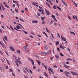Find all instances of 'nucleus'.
I'll list each match as a JSON object with an SVG mask.
<instances>
[{
	"label": "nucleus",
	"mask_w": 78,
	"mask_h": 78,
	"mask_svg": "<svg viewBox=\"0 0 78 78\" xmlns=\"http://www.w3.org/2000/svg\"><path fill=\"white\" fill-rule=\"evenodd\" d=\"M3 3L4 4L6 8H9V6H8V5H6V4L5 3V2H4Z\"/></svg>",
	"instance_id": "10"
},
{
	"label": "nucleus",
	"mask_w": 78,
	"mask_h": 78,
	"mask_svg": "<svg viewBox=\"0 0 78 78\" xmlns=\"http://www.w3.org/2000/svg\"><path fill=\"white\" fill-rule=\"evenodd\" d=\"M64 73H65V75L67 74L70 75V73L69 72L67 71H65L64 72Z\"/></svg>",
	"instance_id": "14"
},
{
	"label": "nucleus",
	"mask_w": 78,
	"mask_h": 78,
	"mask_svg": "<svg viewBox=\"0 0 78 78\" xmlns=\"http://www.w3.org/2000/svg\"><path fill=\"white\" fill-rule=\"evenodd\" d=\"M20 21H21V22H24V21L21 18H20Z\"/></svg>",
	"instance_id": "30"
},
{
	"label": "nucleus",
	"mask_w": 78,
	"mask_h": 78,
	"mask_svg": "<svg viewBox=\"0 0 78 78\" xmlns=\"http://www.w3.org/2000/svg\"><path fill=\"white\" fill-rule=\"evenodd\" d=\"M62 2L63 3V4H64V5H66V6H67V4H66V3H65V2H64V1H63V0H62Z\"/></svg>",
	"instance_id": "16"
},
{
	"label": "nucleus",
	"mask_w": 78,
	"mask_h": 78,
	"mask_svg": "<svg viewBox=\"0 0 78 78\" xmlns=\"http://www.w3.org/2000/svg\"><path fill=\"white\" fill-rule=\"evenodd\" d=\"M38 11H40V12H41L42 11V9L41 10V9H38Z\"/></svg>",
	"instance_id": "60"
},
{
	"label": "nucleus",
	"mask_w": 78,
	"mask_h": 78,
	"mask_svg": "<svg viewBox=\"0 0 78 78\" xmlns=\"http://www.w3.org/2000/svg\"><path fill=\"white\" fill-rule=\"evenodd\" d=\"M57 50H58V51H61V50L59 49V48H57Z\"/></svg>",
	"instance_id": "63"
},
{
	"label": "nucleus",
	"mask_w": 78,
	"mask_h": 78,
	"mask_svg": "<svg viewBox=\"0 0 78 78\" xmlns=\"http://www.w3.org/2000/svg\"><path fill=\"white\" fill-rule=\"evenodd\" d=\"M46 31H47L48 33H49V32H50V31H49V30H48L47 28V27L46 28Z\"/></svg>",
	"instance_id": "46"
},
{
	"label": "nucleus",
	"mask_w": 78,
	"mask_h": 78,
	"mask_svg": "<svg viewBox=\"0 0 78 78\" xmlns=\"http://www.w3.org/2000/svg\"><path fill=\"white\" fill-rule=\"evenodd\" d=\"M50 58V60H51V61L53 60V57H51Z\"/></svg>",
	"instance_id": "36"
},
{
	"label": "nucleus",
	"mask_w": 78,
	"mask_h": 78,
	"mask_svg": "<svg viewBox=\"0 0 78 78\" xmlns=\"http://www.w3.org/2000/svg\"><path fill=\"white\" fill-rule=\"evenodd\" d=\"M57 7L58 9H59V10L61 11H62V10H61V8L60 7H59V6H58L57 5Z\"/></svg>",
	"instance_id": "19"
},
{
	"label": "nucleus",
	"mask_w": 78,
	"mask_h": 78,
	"mask_svg": "<svg viewBox=\"0 0 78 78\" xmlns=\"http://www.w3.org/2000/svg\"><path fill=\"white\" fill-rule=\"evenodd\" d=\"M51 68H50V67L48 69V71L49 72V73H50V74H51V72H50V71H51Z\"/></svg>",
	"instance_id": "17"
},
{
	"label": "nucleus",
	"mask_w": 78,
	"mask_h": 78,
	"mask_svg": "<svg viewBox=\"0 0 78 78\" xmlns=\"http://www.w3.org/2000/svg\"><path fill=\"white\" fill-rule=\"evenodd\" d=\"M1 7L2 9L3 10V11H5V8L4 6H3V5L2 4H1Z\"/></svg>",
	"instance_id": "11"
},
{
	"label": "nucleus",
	"mask_w": 78,
	"mask_h": 78,
	"mask_svg": "<svg viewBox=\"0 0 78 78\" xmlns=\"http://www.w3.org/2000/svg\"><path fill=\"white\" fill-rule=\"evenodd\" d=\"M55 56L57 59H58V58H59V56L57 55H55Z\"/></svg>",
	"instance_id": "35"
},
{
	"label": "nucleus",
	"mask_w": 78,
	"mask_h": 78,
	"mask_svg": "<svg viewBox=\"0 0 78 78\" xmlns=\"http://www.w3.org/2000/svg\"><path fill=\"white\" fill-rule=\"evenodd\" d=\"M25 51H26L27 52V53H30V51L28 50V49H25Z\"/></svg>",
	"instance_id": "21"
},
{
	"label": "nucleus",
	"mask_w": 78,
	"mask_h": 78,
	"mask_svg": "<svg viewBox=\"0 0 78 78\" xmlns=\"http://www.w3.org/2000/svg\"><path fill=\"white\" fill-rule=\"evenodd\" d=\"M4 38L6 41H8V38H7V37L6 36H4Z\"/></svg>",
	"instance_id": "23"
},
{
	"label": "nucleus",
	"mask_w": 78,
	"mask_h": 78,
	"mask_svg": "<svg viewBox=\"0 0 78 78\" xmlns=\"http://www.w3.org/2000/svg\"><path fill=\"white\" fill-rule=\"evenodd\" d=\"M29 71L31 74H33V72L32 71H31V69H30Z\"/></svg>",
	"instance_id": "51"
},
{
	"label": "nucleus",
	"mask_w": 78,
	"mask_h": 78,
	"mask_svg": "<svg viewBox=\"0 0 78 78\" xmlns=\"http://www.w3.org/2000/svg\"><path fill=\"white\" fill-rule=\"evenodd\" d=\"M42 24H45V21H43L42 22Z\"/></svg>",
	"instance_id": "57"
},
{
	"label": "nucleus",
	"mask_w": 78,
	"mask_h": 78,
	"mask_svg": "<svg viewBox=\"0 0 78 78\" xmlns=\"http://www.w3.org/2000/svg\"><path fill=\"white\" fill-rule=\"evenodd\" d=\"M60 48H62V49H63V50H65L64 47H63L62 45V44L60 45Z\"/></svg>",
	"instance_id": "22"
},
{
	"label": "nucleus",
	"mask_w": 78,
	"mask_h": 78,
	"mask_svg": "<svg viewBox=\"0 0 78 78\" xmlns=\"http://www.w3.org/2000/svg\"><path fill=\"white\" fill-rule=\"evenodd\" d=\"M37 15L38 16H41V14L39 12H37Z\"/></svg>",
	"instance_id": "43"
},
{
	"label": "nucleus",
	"mask_w": 78,
	"mask_h": 78,
	"mask_svg": "<svg viewBox=\"0 0 78 78\" xmlns=\"http://www.w3.org/2000/svg\"><path fill=\"white\" fill-rule=\"evenodd\" d=\"M2 46V47H3V48H5V47H4V45H3V44H2V43H1V44H0Z\"/></svg>",
	"instance_id": "48"
},
{
	"label": "nucleus",
	"mask_w": 78,
	"mask_h": 78,
	"mask_svg": "<svg viewBox=\"0 0 78 78\" xmlns=\"http://www.w3.org/2000/svg\"><path fill=\"white\" fill-rule=\"evenodd\" d=\"M16 66H19V64H18V63H17V62H16Z\"/></svg>",
	"instance_id": "55"
},
{
	"label": "nucleus",
	"mask_w": 78,
	"mask_h": 78,
	"mask_svg": "<svg viewBox=\"0 0 78 78\" xmlns=\"http://www.w3.org/2000/svg\"><path fill=\"white\" fill-rule=\"evenodd\" d=\"M44 10L42 9V11L41 12V14L42 16H43L44 14Z\"/></svg>",
	"instance_id": "33"
},
{
	"label": "nucleus",
	"mask_w": 78,
	"mask_h": 78,
	"mask_svg": "<svg viewBox=\"0 0 78 78\" xmlns=\"http://www.w3.org/2000/svg\"><path fill=\"white\" fill-rule=\"evenodd\" d=\"M41 54H43V55H49V52H41Z\"/></svg>",
	"instance_id": "2"
},
{
	"label": "nucleus",
	"mask_w": 78,
	"mask_h": 78,
	"mask_svg": "<svg viewBox=\"0 0 78 78\" xmlns=\"http://www.w3.org/2000/svg\"><path fill=\"white\" fill-rule=\"evenodd\" d=\"M45 16H44V17H41V19L42 20H43L45 19Z\"/></svg>",
	"instance_id": "34"
},
{
	"label": "nucleus",
	"mask_w": 78,
	"mask_h": 78,
	"mask_svg": "<svg viewBox=\"0 0 78 78\" xmlns=\"http://www.w3.org/2000/svg\"><path fill=\"white\" fill-rule=\"evenodd\" d=\"M12 73L13 76H16L15 75V74H14V73Z\"/></svg>",
	"instance_id": "59"
},
{
	"label": "nucleus",
	"mask_w": 78,
	"mask_h": 78,
	"mask_svg": "<svg viewBox=\"0 0 78 78\" xmlns=\"http://www.w3.org/2000/svg\"><path fill=\"white\" fill-rule=\"evenodd\" d=\"M23 71L25 73H28L27 71H25V70L23 69Z\"/></svg>",
	"instance_id": "47"
},
{
	"label": "nucleus",
	"mask_w": 78,
	"mask_h": 78,
	"mask_svg": "<svg viewBox=\"0 0 78 78\" xmlns=\"http://www.w3.org/2000/svg\"><path fill=\"white\" fill-rule=\"evenodd\" d=\"M52 17L53 19H55V16L53 15H52Z\"/></svg>",
	"instance_id": "45"
},
{
	"label": "nucleus",
	"mask_w": 78,
	"mask_h": 78,
	"mask_svg": "<svg viewBox=\"0 0 78 78\" xmlns=\"http://www.w3.org/2000/svg\"><path fill=\"white\" fill-rule=\"evenodd\" d=\"M9 48L11 50H12L13 51H15V50H14V47L10 46H9Z\"/></svg>",
	"instance_id": "4"
},
{
	"label": "nucleus",
	"mask_w": 78,
	"mask_h": 78,
	"mask_svg": "<svg viewBox=\"0 0 78 78\" xmlns=\"http://www.w3.org/2000/svg\"><path fill=\"white\" fill-rule=\"evenodd\" d=\"M60 54L61 56H62V57L64 56V55H63V54L62 53H60Z\"/></svg>",
	"instance_id": "39"
},
{
	"label": "nucleus",
	"mask_w": 78,
	"mask_h": 78,
	"mask_svg": "<svg viewBox=\"0 0 78 78\" xmlns=\"http://www.w3.org/2000/svg\"><path fill=\"white\" fill-rule=\"evenodd\" d=\"M17 24L18 25H20V27H21V28H23V29H24V27H23V26H22V25H21V24H20L19 23H17Z\"/></svg>",
	"instance_id": "13"
},
{
	"label": "nucleus",
	"mask_w": 78,
	"mask_h": 78,
	"mask_svg": "<svg viewBox=\"0 0 78 78\" xmlns=\"http://www.w3.org/2000/svg\"><path fill=\"white\" fill-rule=\"evenodd\" d=\"M22 31H23L24 33H25L26 34H28V32H26V31L24 30H22Z\"/></svg>",
	"instance_id": "20"
},
{
	"label": "nucleus",
	"mask_w": 78,
	"mask_h": 78,
	"mask_svg": "<svg viewBox=\"0 0 78 78\" xmlns=\"http://www.w3.org/2000/svg\"><path fill=\"white\" fill-rule=\"evenodd\" d=\"M10 28H11L12 30H14V29H13L12 27V26L11 25H10Z\"/></svg>",
	"instance_id": "44"
},
{
	"label": "nucleus",
	"mask_w": 78,
	"mask_h": 78,
	"mask_svg": "<svg viewBox=\"0 0 78 78\" xmlns=\"http://www.w3.org/2000/svg\"><path fill=\"white\" fill-rule=\"evenodd\" d=\"M32 22L33 23H38L39 22V21L37 20H33L32 21Z\"/></svg>",
	"instance_id": "6"
},
{
	"label": "nucleus",
	"mask_w": 78,
	"mask_h": 78,
	"mask_svg": "<svg viewBox=\"0 0 78 78\" xmlns=\"http://www.w3.org/2000/svg\"><path fill=\"white\" fill-rule=\"evenodd\" d=\"M24 69L28 73H29V71H28V69L27 67L24 68Z\"/></svg>",
	"instance_id": "25"
},
{
	"label": "nucleus",
	"mask_w": 78,
	"mask_h": 78,
	"mask_svg": "<svg viewBox=\"0 0 78 78\" xmlns=\"http://www.w3.org/2000/svg\"><path fill=\"white\" fill-rule=\"evenodd\" d=\"M71 73L72 74V75L75 76V72H71Z\"/></svg>",
	"instance_id": "37"
},
{
	"label": "nucleus",
	"mask_w": 78,
	"mask_h": 78,
	"mask_svg": "<svg viewBox=\"0 0 78 78\" xmlns=\"http://www.w3.org/2000/svg\"><path fill=\"white\" fill-rule=\"evenodd\" d=\"M29 60L30 61H31V62L33 66H34V61L32 60V59H31L30 58H29Z\"/></svg>",
	"instance_id": "5"
},
{
	"label": "nucleus",
	"mask_w": 78,
	"mask_h": 78,
	"mask_svg": "<svg viewBox=\"0 0 78 78\" xmlns=\"http://www.w3.org/2000/svg\"><path fill=\"white\" fill-rule=\"evenodd\" d=\"M16 28H17V29H20L21 30L22 29V28L21 27H20V26L19 25H17L16 27Z\"/></svg>",
	"instance_id": "12"
},
{
	"label": "nucleus",
	"mask_w": 78,
	"mask_h": 78,
	"mask_svg": "<svg viewBox=\"0 0 78 78\" xmlns=\"http://www.w3.org/2000/svg\"><path fill=\"white\" fill-rule=\"evenodd\" d=\"M10 72H13V70L11 68L10 69Z\"/></svg>",
	"instance_id": "56"
},
{
	"label": "nucleus",
	"mask_w": 78,
	"mask_h": 78,
	"mask_svg": "<svg viewBox=\"0 0 78 78\" xmlns=\"http://www.w3.org/2000/svg\"><path fill=\"white\" fill-rule=\"evenodd\" d=\"M53 8H54V9H56L57 7H56V6L54 5V6H53Z\"/></svg>",
	"instance_id": "42"
},
{
	"label": "nucleus",
	"mask_w": 78,
	"mask_h": 78,
	"mask_svg": "<svg viewBox=\"0 0 78 78\" xmlns=\"http://www.w3.org/2000/svg\"><path fill=\"white\" fill-rule=\"evenodd\" d=\"M69 33H70V34H74V36H75V35H76L75 33V32H73L70 31Z\"/></svg>",
	"instance_id": "18"
},
{
	"label": "nucleus",
	"mask_w": 78,
	"mask_h": 78,
	"mask_svg": "<svg viewBox=\"0 0 78 78\" xmlns=\"http://www.w3.org/2000/svg\"><path fill=\"white\" fill-rule=\"evenodd\" d=\"M15 10L16 12H17V13L18 12H19V11L18 10V9H15Z\"/></svg>",
	"instance_id": "49"
},
{
	"label": "nucleus",
	"mask_w": 78,
	"mask_h": 78,
	"mask_svg": "<svg viewBox=\"0 0 78 78\" xmlns=\"http://www.w3.org/2000/svg\"><path fill=\"white\" fill-rule=\"evenodd\" d=\"M64 67H65L66 68V69H69V66H68L66 64H64Z\"/></svg>",
	"instance_id": "7"
},
{
	"label": "nucleus",
	"mask_w": 78,
	"mask_h": 78,
	"mask_svg": "<svg viewBox=\"0 0 78 78\" xmlns=\"http://www.w3.org/2000/svg\"><path fill=\"white\" fill-rule=\"evenodd\" d=\"M44 48L45 50H47V49H48V47L46 46H44Z\"/></svg>",
	"instance_id": "32"
},
{
	"label": "nucleus",
	"mask_w": 78,
	"mask_h": 78,
	"mask_svg": "<svg viewBox=\"0 0 78 78\" xmlns=\"http://www.w3.org/2000/svg\"><path fill=\"white\" fill-rule=\"evenodd\" d=\"M75 18H76V20H77V21H78V18H77V16H75Z\"/></svg>",
	"instance_id": "61"
},
{
	"label": "nucleus",
	"mask_w": 78,
	"mask_h": 78,
	"mask_svg": "<svg viewBox=\"0 0 78 78\" xmlns=\"http://www.w3.org/2000/svg\"><path fill=\"white\" fill-rule=\"evenodd\" d=\"M17 52H18L19 54H20V51L17 50L16 51Z\"/></svg>",
	"instance_id": "38"
},
{
	"label": "nucleus",
	"mask_w": 78,
	"mask_h": 78,
	"mask_svg": "<svg viewBox=\"0 0 78 78\" xmlns=\"http://www.w3.org/2000/svg\"><path fill=\"white\" fill-rule=\"evenodd\" d=\"M51 35L52 36V38H53V39H55V37H53V34H51Z\"/></svg>",
	"instance_id": "64"
},
{
	"label": "nucleus",
	"mask_w": 78,
	"mask_h": 78,
	"mask_svg": "<svg viewBox=\"0 0 78 78\" xmlns=\"http://www.w3.org/2000/svg\"><path fill=\"white\" fill-rule=\"evenodd\" d=\"M57 37H58L59 38H60V35H59V33H57Z\"/></svg>",
	"instance_id": "29"
},
{
	"label": "nucleus",
	"mask_w": 78,
	"mask_h": 78,
	"mask_svg": "<svg viewBox=\"0 0 78 78\" xmlns=\"http://www.w3.org/2000/svg\"><path fill=\"white\" fill-rule=\"evenodd\" d=\"M15 60L17 61V62H18V63H19V64H22V62H21V61L19 60H20V57H18V58L16 56H15Z\"/></svg>",
	"instance_id": "1"
},
{
	"label": "nucleus",
	"mask_w": 78,
	"mask_h": 78,
	"mask_svg": "<svg viewBox=\"0 0 78 78\" xmlns=\"http://www.w3.org/2000/svg\"><path fill=\"white\" fill-rule=\"evenodd\" d=\"M55 22H57V20H56V18H55L54 19Z\"/></svg>",
	"instance_id": "58"
},
{
	"label": "nucleus",
	"mask_w": 78,
	"mask_h": 78,
	"mask_svg": "<svg viewBox=\"0 0 78 78\" xmlns=\"http://www.w3.org/2000/svg\"><path fill=\"white\" fill-rule=\"evenodd\" d=\"M45 11L46 12V14H47V16H49L50 15V12L48 11L47 10V9H45Z\"/></svg>",
	"instance_id": "3"
},
{
	"label": "nucleus",
	"mask_w": 78,
	"mask_h": 78,
	"mask_svg": "<svg viewBox=\"0 0 78 78\" xmlns=\"http://www.w3.org/2000/svg\"><path fill=\"white\" fill-rule=\"evenodd\" d=\"M74 4L75 5V6L76 7V8L78 7V6L77 5V4L76 3H75V2H74Z\"/></svg>",
	"instance_id": "40"
},
{
	"label": "nucleus",
	"mask_w": 78,
	"mask_h": 78,
	"mask_svg": "<svg viewBox=\"0 0 78 78\" xmlns=\"http://www.w3.org/2000/svg\"><path fill=\"white\" fill-rule=\"evenodd\" d=\"M14 29H15V30H16V31H21V30H18L16 28V27H14Z\"/></svg>",
	"instance_id": "26"
},
{
	"label": "nucleus",
	"mask_w": 78,
	"mask_h": 78,
	"mask_svg": "<svg viewBox=\"0 0 78 78\" xmlns=\"http://www.w3.org/2000/svg\"><path fill=\"white\" fill-rule=\"evenodd\" d=\"M15 3L16 4L17 6H18V8H19V3H18V2L16 1H15Z\"/></svg>",
	"instance_id": "8"
},
{
	"label": "nucleus",
	"mask_w": 78,
	"mask_h": 78,
	"mask_svg": "<svg viewBox=\"0 0 78 78\" xmlns=\"http://www.w3.org/2000/svg\"><path fill=\"white\" fill-rule=\"evenodd\" d=\"M32 4L33 5H34V6H36L37 3L36 2H32Z\"/></svg>",
	"instance_id": "15"
},
{
	"label": "nucleus",
	"mask_w": 78,
	"mask_h": 78,
	"mask_svg": "<svg viewBox=\"0 0 78 78\" xmlns=\"http://www.w3.org/2000/svg\"><path fill=\"white\" fill-rule=\"evenodd\" d=\"M54 22V21H53V20H51L50 23H51V24H52V23H53Z\"/></svg>",
	"instance_id": "53"
},
{
	"label": "nucleus",
	"mask_w": 78,
	"mask_h": 78,
	"mask_svg": "<svg viewBox=\"0 0 78 78\" xmlns=\"http://www.w3.org/2000/svg\"><path fill=\"white\" fill-rule=\"evenodd\" d=\"M59 44V42L58 41H57L55 43V45H58Z\"/></svg>",
	"instance_id": "27"
},
{
	"label": "nucleus",
	"mask_w": 78,
	"mask_h": 78,
	"mask_svg": "<svg viewBox=\"0 0 78 78\" xmlns=\"http://www.w3.org/2000/svg\"><path fill=\"white\" fill-rule=\"evenodd\" d=\"M69 60H72V59L69 58L67 59V61H69Z\"/></svg>",
	"instance_id": "54"
},
{
	"label": "nucleus",
	"mask_w": 78,
	"mask_h": 78,
	"mask_svg": "<svg viewBox=\"0 0 78 78\" xmlns=\"http://www.w3.org/2000/svg\"><path fill=\"white\" fill-rule=\"evenodd\" d=\"M36 61H37V62L38 63V65L39 66H41V62L39 61V60H36Z\"/></svg>",
	"instance_id": "9"
},
{
	"label": "nucleus",
	"mask_w": 78,
	"mask_h": 78,
	"mask_svg": "<svg viewBox=\"0 0 78 78\" xmlns=\"http://www.w3.org/2000/svg\"><path fill=\"white\" fill-rule=\"evenodd\" d=\"M6 60L7 62V63H8V64H10V63H9V61H8V59H6Z\"/></svg>",
	"instance_id": "52"
},
{
	"label": "nucleus",
	"mask_w": 78,
	"mask_h": 78,
	"mask_svg": "<svg viewBox=\"0 0 78 78\" xmlns=\"http://www.w3.org/2000/svg\"><path fill=\"white\" fill-rule=\"evenodd\" d=\"M44 74L46 77H47V78H48V75H47V73H46L44 72Z\"/></svg>",
	"instance_id": "28"
},
{
	"label": "nucleus",
	"mask_w": 78,
	"mask_h": 78,
	"mask_svg": "<svg viewBox=\"0 0 78 78\" xmlns=\"http://www.w3.org/2000/svg\"><path fill=\"white\" fill-rule=\"evenodd\" d=\"M30 37H31L32 39H33V38H34L33 37V36H31V35H30Z\"/></svg>",
	"instance_id": "62"
},
{
	"label": "nucleus",
	"mask_w": 78,
	"mask_h": 78,
	"mask_svg": "<svg viewBox=\"0 0 78 78\" xmlns=\"http://www.w3.org/2000/svg\"><path fill=\"white\" fill-rule=\"evenodd\" d=\"M54 25H55V26H57V25H58V24H57L56 23H54Z\"/></svg>",
	"instance_id": "50"
},
{
	"label": "nucleus",
	"mask_w": 78,
	"mask_h": 78,
	"mask_svg": "<svg viewBox=\"0 0 78 78\" xmlns=\"http://www.w3.org/2000/svg\"><path fill=\"white\" fill-rule=\"evenodd\" d=\"M44 67H45V69H46L47 70V66L46 65L44 66Z\"/></svg>",
	"instance_id": "41"
},
{
	"label": "nucleus",
	"mask_w": 78,
	"mask_h": 78,
	"mask_svg": "<svg viewBox=\"0 0 78 78\" xmlns=\"http://www.w3.org/2000/svg\"><path fill=\"white\" fill-rule=\"evenodd\" d=\"M51 72L53 74H54V72L53 71V69H51Z\"/></svg>",
	"instance_id": "31"
},
{
	"label": "nucleus",
	"mask_w": 78,
	"mask_h": 78,
	"mask_svg": "<svg viewBox=\"0 0 78 78\" xmlns=\"http://www.w3.org/2000/svg\"><path fill=\"white\" fill-rule=\"evenodd\" d=\"M68 17L69 18V20H72V19H71V17L69 16L68 15Z\"/></svg>",
	"instance_id": "24"
}]
</instances>
